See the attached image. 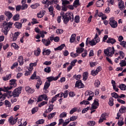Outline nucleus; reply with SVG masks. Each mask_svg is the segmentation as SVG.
Segmentation results:
<instances>
[{
	"instance_id": "603ef678",
	"label": "nucleus",
	"mask_w": 126,
	"mask_h": 126,
	"mask_svg": "<svg viewBox=\"0 0 126 126\" xmlns=\"http://www.w3.org/2000/svg\"><path fill=\"white\" fill-rule=\"evenodd\" d=\"M74 20L75 23H79L80 21V17H79V16L77 15L75 17Z\"/></svg>"
},
{
	"instance_id": "c9c22d12",
	"label": "nucleus",
	"mask_w": 126,
	"mask_h": 126,
	"mask_svg": "<svg viewBox=\"0 0 126 126\" xmlns=\"http://www.w3.org/2000/svg\"><path fill=\"white\" fill-rule=\"evenodd\" d=\"M39 6H40V3H36L34 4L31 5V7L32 9H36V8H37Z\"/></svg>"
},
{
	"instance_id": "7c9ffc66",
	"label": "nucleus",
	"mask_w": 126,
	"mask_h": 126,
	"mask_svg": "<svg viewBox=\"0 0 126 126\" xmlns=\"http://www.w3.org/2000/svg\"><path fill=\"white\" fill-rule=\"evenodd\" d=\"M12 88V86L3 87V88H2V91H3L4 92H7V91H8L9 90H11Z\"/></svg>"
},
{
	"instance_id": "1a4fd4ad",
	"label": "nucleus",
	"mask_w": 126,
	"mask_h": 126,
	"mask_svg": "<svg viewBox=\"0 0 126 126\" xmlns=\"http://www.w3.org/2000/svg\"><path fill=\"white\" fill-rule=\"evenodd\" d=\"M98 107H99V100L97 98H95L93 103L92 104L91 110L96 109Z\"/></svg>"
},
{
	"instance_id": "9d476101",
	"label": "nucleus",
	"mask_w": 126,
	"mask_h": 126,
	"mask_svg": "<svg viewBox=\"0 0 126 126\" xmlns=\"http://www.w3.org/2000/svg\"><path fill=\"white\" fill-rule=\"evenodd\" d=\"M42 100H44L45 101H48L49 98H48V95L46 94H43L39 95L37 98V102H41Z\"/></svg>"
},
{
	"instance_id": "aec40b11",
	"label": "nucleus",
	"mask_w": 126,
	"mask_h": 126,
	"mask_svg": "<svg viewBox=\"0 0 126 126\" xmlns=\"http://www.w3.org/2000/svg\"><path fill=\"white\" fill-rule=\"evenodd\" d=\"M118 7L120 9H124L125 8V3L122 0H120L118 2Z\"/></svg>"
},
{
	"instance_id": "e433bc0d",
	"label": "nucleus",
	"mask_w": 126,
	"mask_h": 126,
	"mask_svg": "<svg viewBox=\"0 0 126 126\" xmlns=\"http://www.w3.org/2000/svg\"><path fill=\"white\" fill-rule=\"evenodd\" d=\"M42 80H41V79H39L37 80V83L36 85V88H37V89H39V88H40V86H41V85H42Z\"/></svg>"
},
{
	"instance_id": "f8f14e48",
	"label": "nucleus",
	"mask_w": 126,
	"mask_h": 126,
	"mask_svg": "<svg viewBox=\"0 0 126 126\" xmlns=\"http://www.w3.org/2000/svg\"><path fill=\"white\" fill-rule=\"evenodd\" d=\"M85 96H89L88 98V101L92 100L93 97H94V94L91 91H87L85 93Z\"/></svg>"
},
{
	"instance_id": "58836bf2",
	"label": "nucleus",
	"mask_w": 126,
	"mask_h": 126,
	"mask_svg": "<svg viewBox=\"0 0 126 126\" xmlns=\"http://www.w3.org/2000/svg\"><path fill=\"white\" fill-rule=\"evenodd\" d=\"M36 65H37V63H31L29 69L32 71V69H33V66H36Z\"/></svg>"
},
{
	"instance_id": "e2e57ef3",
	"label": "nucleus",
	"mask_w": 126,
	"mask_h": 126,
	"mask_svg": "<svg viewBox=\"0 0 126 126\" xmlns=\"http://www.w3.org/2000/svg\"><path fill=\"white\" fill-rule=\"evenodd\" d=\"M11 46L13 47L15 50H18V49H19V47H18V45L15 43H12Z\"/></svg>"
},
{
	"instance_id": "338daca9",
	"label": "nucleus",
	"mask_w": 126,
	"mask_h": 126,
	"mask_svg": "<svg viewBox=\"0 0 126 126\" xmlns=\"http://www.w3.org/2000/svg\"><path fill=\"white\" fill-rule=\"evenodd\" d=\"M70 56L72 57V58H76V57H78V54L77 52L76 53H74L73 52H72L70 53Z\"/></svg>"
},
{
	"instance_id": "393cba45",
	"label": "nucleus",
	"mask_w": 126,
	"mask_h": 126,
	"mask_svg": "<svg viewBox=\"0 0 126 126\" xmlns=\"http://www.w3.org/2000/svg\"><path fill=\"white\" fill-rule=\"evenodd\" d=\"M18 62L19 63V65H23L24 62H23V56H19L18 57Z\"/></svg>"
},
{
	"instance_id": "a18cd8bd",
	"label": "nucleus",
	"mask_w": 126,
	"mask_h": 126,
	"mask_svg": "<svg viewBox=\"0 0 126 126\" xmlns=\"http://www.w3.org/2000/svg\"><path fill=\"white\" fill-rule=\"evenodd\" d=\"M6 94L5 97H7L8 99H10V98H11L12 96H13V93H11V92H8L7 94Z\"/></svg>"
},
{
	"instance_id": "c756f323",
	"label": "nucleus",
	"mask_w": 126,
	"mask_h": 126,
	"mask_svg": "<svg viewBox=\"0 0 126 126\" xmlns=\"http://www.w3.org/2000/svg\"><path fill=\"white\" fill-rule=\"evenodd\" d=\"M11 78V74H9L5 77H2V79L4 81H7V80H9Z\"/></svg>"
},
{
	"instance_id": "4d7b16f0",
	"label": "nucleus",
	"mask_w": 126,
	"mask_h": 126,
	"mask_svg": "<svg viewBox=\"0 0 126 126\" xmlns=\"http://www.w3.org/2000/svg\"><path fill=\"white\" fill-rule=\"evenodd\" d=\"M44 71L46 72V73H50L51 72V67L49 66H47L44 68Z\"/></svg>"
},
{
	"instance_id": "c85d7f7f",
	"label": "nucleus",
	"mask_w": 126,
	"mask_h": 126,
	"mask_svg": "<svg viewBox=\"0 0 126 126\" xmlns=\"http://www.w3.org/2000/svg\"><path fill=\"white\" fill-rule=\"evenodd\" d=\"M57 114V112H53V113H51L47 116V118L48 120H52L55 116Z\"/></svg>"
},
{
	"instance_id": "f257e3e1",
	"label": "nucleus",
	"mask_w": 126,
	"mask_h": 126,
	"mask_svg": "<svg viewBox=\"0 0 126 126\" xmlns=\"http://www.w3.org/2000/svg\"><path fill=\"white\" fill-rule=\"evenodd\" d=\"M61 16H58L57 18V21L58 23H61L62 22V17H63V23L67 24L69 20L73 22L74 21V16L73 13L71 12H67L64 14V12L61 11L60 13Z\"/></svg>"
},
{
	"instance_id": "79ce46f5",
	"label": "nucleus",
	"mask_w": 126,
	"mask_h": 126,
	"mask_svg": "<svg viewBox=\"0 0 126 126\" xmlns=\"http://www.w3.org/2000/svg\"><path fill=\"white\" fill-rule=\"evenodd\" d=\"M84 51V48H83L82 47H80V48H76V52L78 54H81V53H82V52H83Z\"/></svg>"
},
{
	"instance_id": "a211bd4d",
	"label": "nucleus",
	"mask_w": 126,
	"mask_h": 126,
	"mask_svg": "<svg viewBox=\"0 0 126 126\" xmlns=\"http://www.w3.org/2000/svg\"><path fill=\"white\" fill-rule=\"evenodd\" d=\"M4 15L7 17L8 19H6V21H8L10 19H11L13 15L9 11H5Z\"/></svg>"
},
{
	"instance_id": "a19ab883",
	"label": "nucleus",
	"mask_w": 126,
	"mask_h": 126,
	"mask_svg": "<svg viewBox=\"0 0 126 126\" xmlns=\"http://www.w3.org/2000/svg\"><path fill=\"white\" fill-rule=\"evenodd\" d=\"M108 105H109V106H111V107L114 106V98H113V97H110L109 98Z\"/></svg>"
},
{
	"instance_id": "6e6d98bb",
	"label": "nucleus",
	"mask_w": 126,
	"mask_h": 126,
	"mask_svg": "<svg viewBox=\"0 0 126 126\" xmlns=\"http://www.w3.org/2000/svg\"><path fill=\"white\" fill-rule=\"evenodd\" d=\"M4 104L6 107H8L9 108H10V107H11V103L7 100H5Z\"/></svg>"
},
{
	"instance_id": "6e6552de",
	"label": "nucleus",
	"mask_w": 126,
	"mask_h": 126,
	"mask_svg": "<svg viewBox=\"0 0 126 126\" xmlns=\"http://www.w3.org/2000/svg\"><path fill=\"white\" fill-rule=\"evenodd\" d=\"M62 74V73H60L56 77L54 76H50L48 77L46 79H47V82H49V83H51L52 81H57L61 77V75Z\"/></svg>"
},
{
	"instance_id": "ddd939ff",
	"label": "nucleus",
	"mask_w": 126,
	"mask_h": 126,
	"mask_svg": "<svg viewBox=\"0 0 126 126\" xmlns=\"http://www.w3.org/2000/svg\"><path fill=\"white\" fill-rule=\"evenodd\" d=\"M17 120H18V118H13L12 116H11L8 119V122L10 125L13 126L16 124V122H17Z\"/></svg>"
},
{
	"instance_id": "cd10ccee",
	"label": "nucleus",
	"mask_w": 126,
	"mask_h": 126,
	"mask_svg": "<svg viewBox=\"0 0 126 126\" xmlns=\"http://www.w3.org/2000/svg\"><path fill=\"white\" fill-rule=\"evenodd\" d=\"M75 37H76V34L75 33L72 34L71 35L69 40L70 43H73L75 41Z\"/></svg>"
},
{
	"instance_id": "8fccbe9b",
	"label": "nucleus",
	"mask_w": 126,
	"mask_h": 126,
	"mask_svg": "<svg viewBox=\"0 0 126 126\" xmlns=\"http://www.w3.org/2000/svg\"><path fill=\"white\" fill-rule=\"evenodd\" d=\"M5 96H6V94H2L1 93H0V100H1V101L5 100Z\"/></svg>"
},
{
	"instance_id": "4be33fe9",
	"label": "nucleus",
	"mask_w": 126,
	"mask_h": 126,
	"mask_svg": "<svg viewBox=\"0 0 126 126\" xmlns=\"http://www.w3.org/2000/svg\"><path fill=\"white\" fill-rule=\"evenodd\" d=\"M9 84L11 85L10 86H12L13 87H16V80L12 79L9 81Z\"/></svg>"
},
{
	"instance_id": "de8ad7c7",
	"label": "nucleus",
	"mask_w": 126,
	"mask_h": 126,
	"mask_svg": "<svg viewBox=\"0 0 126 126\" xmlns=\"http://www.w3.org/2000/svg\"><path fill=\"white\" fill-rule=\"evenodd\" d=\"M119 64H120V66H121V67H124V66H126V61L121 60Z\"/></svg>"
},
{
	"instance_id": "052dcab7",
	"label": "nucleus",
	"mask_w": 126,
	"mask_h": 126,
	"mask_svg": "<svg viewBox=\"0 0 126 126\" xmlns=\"http://www.w3.org/2000/svg\"><path fill=\"white\" fill-rule=\"evenodd\" d=\"M119 87L120 88L121 90H126V86L124 84L119 85Z\"/></svg>"
},
{
	"instance_id": "7ed1b4c3",
	"label": "nucleus",
	"mask_w": 126,
	"mask_h": 126,
	"mask_svg": "<svg viewBox=\"0 0 126 126\" xmlns=\"http://www.w3.org/2000/svg\"><path fill=\"white\" fill-rule=\"evenodd\" d=\"M100 42V37L98 36V34L96 33L93 39L90 41L89 38H87L86 41V45L87 46L88 45V43L89 44L93 47V46L96 45V44Z\"/></svg>"
},
{
	"instance_id": "72a5a7b5",
	"label": "nucleus",
	"mask_w": 126,
	"mask_h": 126,
	"mask_svg": "<svg viewBox=\"0 0 126 126\" xmlns=\"http://www.w3.org/2000/svg\"><path fill=\"white\" fill-rule=\"evenodd\" d=\"M106 43H110V44H115L116 43V39L109 37L106 41Z\"/></svg>"
},
{
	"instance_id": "20e7f679",
	"label": "nucleus",
	"mask_w": 126,
	"mask_h": 126,
	"mask_svg": "<svg viewBox=\"0 0 126 126\" xmlns=\"http://www.w3.org/2000/svg\"><path fill=\"white\" fill-rule=\"evenodd\" d=\"M114 56H115V57H118L117 58H116L114 60L115 63H118L121 60L125 58V53L122 51H119L118 53H115Z\"/></svg>"
},
{
	"instance_id": "bb28decb",
	"label": "nucleus",
	"mask_w": 126,
	"mask_h": 126,
	"mask_svg": "<svg viewBox=\"0 0 126 126\" xmlns=\"http://www.w3.org/2000/svg\"><path fill=\"white\" fill-rule=\"evenodd\" d=\"M14 26L16 28H17V29H21L22 27V24L19 22H17L14 24Z\"/></svg>"
},
{
	"instance_id": "6ab92c4d",
	"label": "nucleus",
	"mask_w": 126,
	"mask_h": 126,
	"mask_svg": "<svg viewBox=\"0 0 126 126\" xmlns=\"http://www.w3.org/2000/svg\"><path fill=\"white\" fill-rule=\"evenodd\" d=\"M45 13H46V11L42 10L37 14V17H38V18H42V17L45 15Z\"/></svg>"
},
{
	"instance_id": "b1692460",
	"label": "nucleus",
	"mask_w": 126,
	"mask_h": 126,
	"mask_svg": "<svg viewBox=\"0 0 126 126\" xmlns=\"http://www.w3.org/2000/svg\"><path fill=\"white\" fill-rule=\"evenodd\" d=\"M20 34H21V32H15L13 37V41H15L17 40V38H18V36H19Z\"/></svg>"
},
{
	"instance_id": "bf43d9fd",
	"label": "nucleus",
	"mask_w": 126,
	"mask_h": 126,
	"mask_svg": "<svg viewBox=\"0 0 126 126\" xmlns=\"http://www.w3.org/2000/svg\"><path fill=\"white\" fill-rule=\"evenodd\" d=\"M98 64V62H90V65L91 67H94V66Z\"/></svg>"
},
{
	"instance_id": "0e129e2a",
	"label": "nucleus",
	"mask_w": 126,
	"mask_h": 126,
	"mask_svg": "<svg viewBox=\"0 0 126 126\" xmlns=\"http://www.w3.org/2000/svg\"><path fill=\"white\" fill-rule=\"evenodd\" d=\"M112 97L113 98H115V99H117V98H119V95H118V94L116 93H113L111 94Z\"/></svg>"
},
{
	"instance_id": "c03bdc74",
	"label": "nucleus",
	"mask_w": 126,
	"mask_h": 126,
	"mask_svg": "<svg viewBox=\"0 0 126 126\" xmlns=\"http://www.w3.org/2000/svg\"><path fill=\"white\" fill-rule=\"evenodd\" d=\"M40 53H41V49H40V48H37V50L34 51V54L38 57L40 55Z\"/></svg>"
},
{
	"instance_id": "4468645a",
	"label": "nucleus",
	"mask_w": 126,
	"mask_h": 126,
	"mask_svg": "<svg viewBox=\"0 0 126 126\" xmlns=\"http://www.w3.org/2000/svg\"><path fill=\"white\" fill-rule=\"evenodd\" d=\"M105 4L104 0H97L96 2L95 5L97 7H102Z\"/></svg>"
},
{
	"instance_id": "a878e982",
	"label": "nucleus",
	"mask_w": 126,
	"mask_h": 126,
	"mask_svg": "<svg viewBox=\"0 0 126 126\" xmlns=\"http://www.w3.org/2000/svg\"><path fill=\"white\" fill-rule=\"evenodd\" d=\"M65 47V44H63L61 45L60 46H58L57 48H55L54 50L55 51H62L63 49Z\"/></svg>"
},
{
	"instance_id": "4c0bfd02",
	"label": "nucleus",
	"mask_w": 126,
	"mask_h": 126,
	"mask_svg": "<svg viewBox=\"0 0 126 126\" xmlns=\"http://www.w3.org/2000/svg\"><path fill=\"white\" fill-rule=\"evenodd\" d=\"M126 106H121L120 109L119 110V113H120V114H124V113H126Z\"/></svg>"
},
{
	"instance_id": "423d86ee",
	"label": "nucleus",
	"mask_w": 126,
	"mask_h": 126,
	"mask_svg": "<svg viewBox=\"0 0 126 126\" xmlns=\"http://www.w3.org/2000/svg\"><path fill=\"white\" fill-rule=\"evenodd\" d=\"M22 91V88L21 87L15 89L13 91V97H19V94H21Z\"/></svg>"
},
{
	"instance_id": "ea45409f",
	"label": "nucleus",
	"mask_w": 126,
	"mask_h": 126,
	"mask_svg": "<svg viewBox=\"0 0 126 126\" xmlns=\"http://www.w3.org/2000/svg\"><path fill=\"white\" fill-rule=\"evenodd\" d=\"M19 17L20 16L19 14H17L13 16V20H14V21H18L20 19Z\"/></svg>"
},
{
	"instance_id": "473e14b6",
	"label": "nucleus",
	"mask_w": 126,
	"mask_h": 126,
	"mask_svg": "<svg viewBox=\"0 0 126 126\" xmlns=\"http://www.w3.org/2000/svg\"><path fill=\"white\" fill-rule=\"evenodd\" d=\"M50 85H51V83L47 82V81H46L44 84L43 90H47V89H48V88L50 87Z\"/></svg>"
},
{
	"instance_id": "9b49d317",
	"label": "nucleus",
	"mask_w": 126,
	"mask_h": 126,
	"mask_svg": "<svg viewBox=\"0 0 126 126\" xmlns=\"http://www.w3.org/2000/svg\"><path fill=\"white\" fill-rule=\"evenodd\" d=\"M107 118H108V114L104 113L101 114L98 121V124H101V123H103L104 121H106V120H107Z\"/></svg>"
},
{
	"instance_id": "49530a36",
	"label": "nucleus",
	"mask_w": 126,
	"mask_h": 126,
	"mask_svg": "<svg viewBox=\"0 0 126 126\" xmlns=\"http://www.w3.org/2000/svg\"><path fill=\"white\" fill-rule=\"evenodd\" d=\"M49 106L48 109V113H51L53 110H54V105H53L52 103L49 104Z\"/></svg>"
},
{
	"instance_id": "3c124183",
	"label": "nucleus",
	"mask_w": 126,
	"mask_h": 126,
	"mask_svg": "<svg viewBox=\"0 0 126 126\" xmlns=\"http://www.w3.org/2000/svg\"><path fill=\"white\" fill-rule=\"evenodd\" d=\"M78 109V108L77 107H74L69 112V114L70 115H72V114H73V113H75V112L77 111V110Z\"/></svg>"
},
{
	"instance_id": "2eb2a0df",
	"label": "nucleus",
	"mask_w": 126,
	"mask_h": 126,
	"mask_svg": "<svg viewBox=\"0 0 126 126\" xmlns=\"http://www.w3.org/2000/svg\"><path fill=\"white\" fill-rule=\"evenodd\" d=\"M21 3L22 10H25L28 8V4H26V0H22Z\"/></svg>"
},
{
	"instance_id": "412c9836",
	"label": "nucleus",
	"mask_w": 126,
	"mask_h": 126,
	"mask_svg": "<svg viewBox=\"0 0 126 126\" xmlns=\"http://www.w3.org/2000/svg\"><path fill=\"white\" fill-rule=\"evenodd\" d=\"M60 94H56L55 96L52 98L51 100L49 101V104H53L54 102L57 100V98L60 97Z\"/></svg>"
},
{
	"instance_id": "5701e85b",
	"label": "nucleus",
	"mask_w": 126,
	"mask_h": 126,
	"mask_svg": "<svg viewBox=\"0 0 126 126\" xmlns=\"http://www.w3.org/2000/svg\"><path fill=\"white\" fill-rule=\"evenodd\" d=\"M51 50L50 49H44L42 52L43 56H49L51 54Z\"/></svg>"
},
{
	"instance_id": "69168bd1",
	"label": "nucleus",
	"mask_w": 126,
	"mask_h": 126,
	"mask_svg": "<svg viewBox=\"0 0 126 126\" xmlns=\"http://www.w3.org/2000/svg\"><path fill=\"white\" fill-rule=\"evenodd\" d=\"M62 4L63 5H66L67 4H69V1H67L66 0H63Z\"/></svg>"
},
{
	"instance_id": "680f3d73",
	"label": "nucleus",
	"mask_w": 126,
	"mask_h": 126,
	"mask_svg": "<svg viewBox=\"0 0 126 126\" xmlns=\"http://www.w3.org/2000/svg\"><path fill=\"white\" fill-rule=\"evenodd\" d=\"M38 78L37 77V76L36 75V72H34L33 74L32 75L31 77V79H32V80H34V79H37Z\"/></svg>"
},
{
	"instance_id": "f3484780",
	"label": "nucleus",
	"mask_w": 126,
	"mask_h": 126,
	"mask_svg": "<svg viewBox=\"0 0 126 126\" xmlns=\"http://www.w3.org/2000/svg\"><path fill=\"white\" fill-rule=\"evenodd\" d=\"M75 87H78V88H84V84L82 83L81 80H79L76 82Z\"/></svg>"
},
{
	"instance_id": "0eeeda50",
	"label": "nucleus",
	"mask_w": 126,
	"mask_h": 126,
	"mask_svg": "<svg viewBox=\"0 0 126 126\" xmlns=\"http://www.w3.org/2000/svg\"><path fill=\"white\" fill-rule=\"evenodd\" d=\"M109 21V24L112 28H117L118 27V22L115 20L114 18H110Z\"/></svg>"
},
{
	"instance_id": "f03ea898",
	"label": "nucleus",
	"mask_w": 126,
	"mask_h": 126,
	"mask_svg": "<svg viewBox=\"0 0 126 126\" xmlns=\"http://www.w3.org/2000/svg\"><path fill=\"white\" fill-rule=\"evenodd\" d=\"M12 25H13V23L11 22H4L2 24L1 32L2 33H3L5 36L7 35V34H8V32H9V30H10V29L12 28Z\"/></svg>"
},
{
	"instance_id": "39448f33",
	"label": "nucleus",
	"mask_w": 126,
	"mask_h": 126,
	"mask_svg": "<svg viewBox=\"0 0 126 126\" xmlns=\"http://www.w3.org/2000/svg\"><path fill=\"white\" fill-rule=\"evenodd\" d=\"M104 52L107 57H113L115 54V48L114 47H108L104 50Z\"/></svg>"
},
{
	"instance_id": "13d9d810",
	"label": "nucleus",
	"mask_w": 126,
	"mask_h": 126,
	"mask_svg": "<svg viewBox=\"0 0 126 126\" xmlns=\"http://www.w3.org/2000/svg\"><path fill=\"white\" fill-rule=\"evenodd\" d=\"M100 84H101V82H100L99 80H96L94 82L95 87H99V86H100Z\"/></svg>"
},
{
	"instance_id": "864d4df0",
	"label": "nucleus",
	"mask_w": 126,
	"mask_h": 126,
	"mask_svg": "<svg viewBox=\"0 0 126 126\" xmlns=\"http://www.w3.org/2000/svg\"><path fill=\"white\" fill-rule=\"evenodd\" d=\"M47 104H48V101H43L38 104V107L41 108V107L45 105H47Z\"/></svg>"
},
{
	"instance_id": "37998d69",
	"label": "nucleus",
	"mask_w": 126,
	"mask_h": 126,
	"mask_svg": "<svg viewBox=\"0 0 126 126\" xmlns=\"http://www.w3.org/2000/svg\"><path fill=\"white\" fill-rule=\"evenodd\" d=\"M96 125V122L94 121H89L87 122V126H94Z\"/></svg>"
},
{
	"instance_id": "dca6fc26",
	"label": "nucleus",
	"mask_w": 126,
	"mask_h": 126,
	"mask_svg": "<svg viewBox=\"0 0 126 126\" xmlns=\"http://www.w3.org/2000/svg\"><path fill=\"white\" fill-rule=\"evenodd\" d=\"M41 41L43 45H44V46H45L46 47H48L50 46V45H51V41H50V39L49 38L42 39Z\"/></svg>"
},
{
	"instance_id": "2f4dec72",
	"label": "nucleus",
	"mask_w": 126,
	"mask_h": 126,
	"mask_svg": "<svg viewBox=\"0 0 126 126\" xmlns=\"http://www.w3.org/2000/svg\"><path fill=\"white\" fill-rule=\"evenodd\" d=\"M48 10L50 15H52V17H54V16H55V14H54V7L50 6L48 8Z\"/></svg>"
},
{
	"instance_id": "774afa93",
	"label": "nucleus",
	"mask_w": 126,
	"mask_h": 126,
	"mask_svg": "<svg viewBox=\"0 0 126 126\" xmlns=\"http://www.w3.org/2000/svg\"><path fill=\"white\" fill-rule=\"evenodd\" d=\"M120 45L126 49V42L123 41L120 42Z\"/></svg>"
},
{
	"instance_id": "09e8293b",
	"label": "nucleus",
	"mask_w": 126,
	"mask_h": 126,
	"mask_svg": "<svg viewBox=\"0 0 126 126\" xmlns=\"http://www.w3.org/2000/svg\"><path fill=\"white\" fill-rule=\"evenodd\" d=\"M80 5L79 3V0H75L73 2V6L74 7H77V6Z\"/></svg>"
},
{
	"instance_id": "f704fd0d",
	"label": "nucleus",
	"mask_w": 126,
	"mask_h": 126,
	"mask_svg": "<svg viewBox=\"0 0 126 126\" xmlns=\"http://www.w3.org/2000/svg\"><path fill=\"white\" fill-rule=\"evenodd\" d=\"M87 78H88V72H85L83 74V80L85 81L86 80H87Z\"/></svg>"
},
{
	"instance_id": "5fc2aeb1",
	"label": "nucleus",
	"mask_w": 126,
	"mask_h": 126,
	"mask_svg": "<svg viewBox=\"0 0 126 126\" xmlns=\"http://www.w3.org/2000/svg\"><path fill=\"white\" fill-rule=\"evenodd\" d=\"M67 115V113L66 112H62L59 116L60 118L62 119L63 118H65L66 117V116Z\"/></svg>"
}]
</instances>
